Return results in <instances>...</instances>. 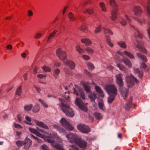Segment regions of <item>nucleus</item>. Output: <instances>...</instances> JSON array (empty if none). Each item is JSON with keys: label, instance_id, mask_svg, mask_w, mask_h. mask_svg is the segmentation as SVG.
Wrapping results in <instances>:
<instances>
[{"label": "nucleus", "instance_id": "nucleus-7", "mask_svg": "<svg viewBox=\"0 0 150 150\" xmlns=\"http://www.w3.org/2000/svg\"><path fill=\"white\" fill-rule=\"evenodd\" d=\"M75 103L81 110L86 112L87 111L86 107L82 101L79 98H77L75 101Z\"/></svg>", "mask_w": 150, "mask_h": 150}, {"label": "nucleus", "instance_id": "nucleus-37", "mask_svg": "<svg viewBox=\"0 0 150 150\" xmlns=\"http://www.w3.org/2000/svg\"><path fill=\"white\" fill-rule=\"evenodd\" d=\"M63 71L65 73L68 75L72 76V74L71 71L69 70V69L67 68H64L63 69Z\"/></svg>", "mask_w": 150, "mask_h": 150}, {"label": "nucleus", "instance_id": "nucleus-31", "mask_svg": "<svg viewBox=\"0 0 150 150\" xmlns=\"http://www.w3.org/2000/svg\"><path fill=\"white\" fill-rule=\"evenodd\" d=\"M22 86L21 85L19 86L18 88L17 89L16 93V95L18 96H20L22 93Z\"/></svg>", "mask_w": 150, "mask_h": 150}, {"label": "nucleus", "instance_id": "nucleus-15", "mask_svg": "<svg viewBox=\"0 0 150 150\" xmlns=\"http://www.w3.org/2000/svg\"><path fill=\"white\" fill-rule=\"evenodd\" d=\"M29 131L32 133L35 134L37 136L41 137L42 138H44L45 137V135L40 133L37 130L35 129H33L31 127L29 128L28 129Z\"/></svg>", "mask_w": 150, "mask_h": 150}, {"label": "nucleus", "instance_id": "nucleus-3", "mask_svg": "<svg viewBox=\"0 0 150 150\" xmlns=\"http://www.w3.org/2000/svg\"><path fill=\"white\" fill-rule=\"evenodd\" d=\"M59 100L61 102V109L67 116L69 117H73L74 114L73 110L70 108L66 101L60 98H59Z\"/></svg>", "mask_w": 150, "mask_h": 150}, {"label": "nucleus", "instance_id": "nucleus-41", "mask_svg": "<svg viewBox=\"0 0 150 150\" xmlns=\"http://www.w3.org/2000/svg\"><path fill=\"white\" fill-rule=\"evenodd\" d=\"M76 50L80 54H81L84 52L83 50L81 48L79 45H77L76 47Z\"/></svg>", "mask_w": 150, "mask_h": 150}, {"label": "nucleus", "instance_id": "nucleus-43", "mask_svg": "<svg viewBox=\"0 0 150 150\" xmlns=\"http://www.w3.org/2000/svg\"><path fill=\"white\" fill-rule=\"evenodd\" d=\"M106 40L107 43L108 45L110 47H112L113 46V44L110 41V37L109 36L107 35L106 36Z\"/></svg>", "mask_w": 150, "mask_h": 150}, {"label": "nucleus", "instance_id": "nucleus-45", "mask_svg": "<svg viewBox=\"0 0 150 150\" xmlns=\"http://www.w3.org/2000/svg\"><path fill=\"white\" fill-rule=\"evenodd\" d=\"M40 110L39 106L38 105H36L33 108V111L35 112H38Z\"/></svg>", "mask_w": 150, "mask_h": 150}, {"label": "nucleus", "instance_id": "nucleus-54", "mask_svg": "<svg viewBox=\"0 0 150 150\" xmlns=\"http://www.w3.org/2000/svg\"><path fill=\"white\" fill-rule=\"evenodd\" d=\"M16 145L18 147H20L23 144V142H22L20 140H18L16 142Z\"/></svg>", "mask_w": 150, "mask_h": 150}, {"label": "nucleus", "instance_id": "nucleus-1", "mask_svg": "<svg viewBox=\"0 0 150 150\" xmlns=\"http://www.w3.org/2000/svg\"><path fill=\"white\" fill-rule=\"evenodd\" d=\"M53 127L54 128L60 133H62L65 135L66 137L70 142H74L76 144L79 139L78 137L76 134L71 133H69L68 134H67L64 129L57 125H54Z\"/></svg>", "mask_w": 150, "mask_h": 150}, {"label": "nucleus", "instance_id": "nucleus-50", "mask_svg": "<svg viewBox=\"0 0 150 150\" xmlns=\"http://www.w3.org/2000/svg\"><path fill=\"white\" fill-rule=\"evenodd\" d=\"M98 105L99 108L103 111L105 110V109L103 108L104 104L103 102H99L98 103Z\"/></svg>", "mask_w": 150, "mask_h": 150}, {"label": "nucleus", "instance_id": "nucleus-53", "mask_svg": "<svg viewBox=\"0 0 150 150\" xmlns=\"http://www.w3.org/2000/svg\"><path fill=\"white\" fill-rule=\"evenodd\" d=\"M42 35L41 33H37L36 35L34 36V38L35 39H38L40 38Z\"/></svg>", "mask_w": 150, "mask_h": 150}, {"label": "nucleus", "instance_id": "nucleus-49", "mask_svg": "<svg viewBox=\"0 0 150 150\" xmlns=\"http://www.w3.org/2000/svg\"><path fill=\"white\" fill-rule=\"evenodd\" d=\"M40 149V150H49L48 147L45 144H43L41 146Z\"/></svg>", "mask_w": 150, "mask_h": 150}, {"label": "nucleus", "instance_id": "nucleus-52", "mask_svg": "<svg viewBox=\"0 0 150 150\" xmlns=\"http://www.w3.org/2000/svg\"><path fill=\"white\" fill-rule=\"evenodd\" d=\"M38 101L40 102L42 105L45 108H47L48 107V106L45 102L42 100L41 99H38Z\"/></svg>", "mask_w": 150, "mask_h": 150}, {"label": "nucleus", "instance_id": "nucleus-25", "mask_svg": "<svg viewBox=\"0 0 150 150\" xmlns=\"http://www.w3.org/2000/svg\"><path fill=\"white\" fill-rule=\"evenodd\" d=\"M129 68L132 67V65L131 62L129 60L126 58H125L121 60Z\"/></svg>", "mask_w": 150, "mask_h": 150}, {"label": "nucleus", "instance_id": "nucleus-34", "mask_svg": "<svg viewBox=\"0 0 150 150\" xmlns=\"http://www.w3.org/2000/svg\"><path fill=\"white\" fill-rule=\"evenodd\" d=\"M108 99V102L109 103H111L115 98V96L116 95H110Z\"/></svg>", "mask_w": 150, "mask_h": 150}, {"label": "nucleus", "instance_id": "nucleus-39", "mask_svg": "<svg viewBox=\"0 0 150 150\" xmlns=\"http://www.w3.org/2000/svg\"><path fill=\"white\" fill-rule=\"evenodd\" d=\"M94 115L95 117L98 119H100L103 117L102 114L97 112H95Z\"/></svg>", "mask_w": 150, "mask_h": 150}, {"label": "nucleus", "instance_id": "nucleus-62", "mask_svg": "<svg viewBox=\"0 0 150 150\" xmlns=\"http://www.w3.org/2000/svg\"><path fill=\"white\" fill-rule=\"evenodd\" d=\"M120 23L123 26H125L126 24V22L124 20H122V21H120Z\"/></svg>", "mask_w": 150, "mask_h": 150}, {"label": "nucleus", "instance_id": "nucleus-13", "mask_svg": "<svg viewBox=\"0 0 150 150\" xmlns=\"http://www.w3.org/2000/svg\"><path fill=\"white\" fill-rule=\"evenodd\" d=\"M23 145H24V149L25 150H28L31 145L32 141L28 138H26L24 141L23 142Z\"/></svg>", "mask_w": 150, "mask_h": 150}, {"label": "nucleus", "instance_id": "nucleus-29", "mask_svg": "<svg viewBox=\"0 0 150 150\" xmlns=\"http://www.w3.org/2000/svg\"><path fill=\"white\" fill-rule=\"evenodd\" d=\"M82 42L87 45H90L91 44V40L87 39H83L81 40Z\"/></svg>", "mask_w": 150, "mask_h": 150}, {"label": "nucleus", "instance_id": "nucleus-46", "mask_svg": "<svg viewBox=\"0 0 150 150\" xmlns=\"http://www.w3.org/2000/svg\"><path fill=\"white\" fill-rule=\"evenodd\" d=\"M68 17L71 21H74L75 20V18L74 17V14L71 12L69 13Z\"/></svg>", "mask_w": 150, "mask_h": 150}, {"label": "nucleus", "instance_id": "nucleus-12", "mask_svg": "<svg viewBox=\"0 0 150 150\" xmlns=\"http://www.w3.org/2000/svg\"><path fill=\"white\" fill-rule=\"evenodd\" d=\"M47 142L50 143L52 146L56 148L58 150H64L62 145L55 143L54 139H49L47 140Z\"/></svg>", "mask_w": 150, "mask_h": 150}, {"label": "nucleus", "instance_id": "nucleus-22", "mask_svg": "<svg viewBox=\"0 0 150 150\" xmlns=\"http://www.w3.org/2000/svg\"><path fill=\"white\" fill-rule=\"evenodd\" d=\"M81 83L83 85V88L86 93H89L90 91V89L88 83H85L83 81L81 82Z\"/></svg>", "mask_w": 150, "mask_h": 150}, {"label": "nucleus", "instance_id": "nucleus-64", "mask_svg": "<svg viewBox=\"0 0 150 150\" xmlns=\"http://www.w3.org/2000/svg\"><path fill=\"white\" fill-rule=\"evenodd\" d=\"M86 28V26L85 25H83L80 27V29L81 30L83 31L85 30Z\"/></svg>", "mask_w": 150, "mask_h": 150}, {"label": "nucleus", "instance_id": "nucleus-48", "mask_svg": "<svg viewBox=\"0 0 150 150\" xmlns=\"http://www.w3.org/2000/svg\"><path fill=\"white\" fill-rule=\"evenodd\" d=\"M42 68L44 71L45 72H50L51 69L50 68L46 66H44L42 67Z\"/></svg>", "mask_w": 150, "mask_h": 150}, {"label": "nucleus", "instance_id": "nucleus-32", "mask_svg": "<svg viewBox=\"0 0 150 150\" xmlns=\"http://www.w3.org/2000/svg\"><path fill=\"white\" fill-rule=\"evenodd\" d=\"M118 45L122 48H125L126 47V45L125 42L122 41H119L117 42Z\"/></svg>", "mask_w": 150, "mask_h": 150}, {"label": "nucleus", "instance_id": "nucleus-35", "mask_svg": "<svg viewBox=\"0 0 150 150\" xmlns=\"http://www.w3.org/2000/svg\"><path fill=\"white\" fill-rule=\"evenodd\" d=\"M99 6L102 11L105 12L106 11V8L105 7V4L103 2L100 3Z\"/></svg>", "mask_w": 150, "mask_h": 150}, {"label": "nucleus", "instance_id": "nucleus-11", "mask_svg": "<svg viewBox=\"0 0 150 150\" xmlns=\"http://www.w3.org/2000/svg\"><path fill=\"white\" fill-rule=\"evenodd\" d=\"M78 129L83 133H87L90 131V129L88 126L84 124H80L77 126Z\"/></svg>", "mask_w": 150, "mask_h": 150}, {"label": "nucleus", "instance_id": "nucleus-17", "mask_svg": "<svg viewBox=\"0 0 150 150\" xmlns=\"http://www.w3.org/2000/svg\"><path fill=\"white\" fill-rule=\"evenodd\" d=\"M37 130L38 131H40L41 132H42V133L47 134H49V137H50L48 138L47 140V139H53V138L55 137L56 135L54 133H52L51 134L49 132H46L43 129H39L38 128H37Z\"/></svg>", "mask_w": 150, "mask_h": 150}, {"label": "nucleus", "instance_id": "nucleus-6", "mask_svg": "<svg viewBox=\"0 0 150 150\" xmlns=\"http://www.w3.org/2000/svg\"><path fill=\"white\" fill-rule=\"evenodd\" d=\"M105 90L109 95H117V89L116 87L113 84L106 85L105 87Z\"/></svg>", "mask_w": 150, "mask_h": 150}, {"label": "nucleus", "instance_id": "nucleus-60", "mask_svg": "<svg viewBox=\"0 0 150 150\" xmlns=\"http://www.w3.org/2000/svg\"><path fill=\"white\" fill-rule=\"evenodd\" d=\"M34 87L35 88V89L38 92V93H40V92L41 89L40 88L37 87L36 86H34Z\"/></svg>", "mask_w": 150, "mask_h": 150}, {"label": "nucleus", "instance_id": "nucleus-14", "mask_svg": "<svg viewBox=\"0 0 150 150\" xmlns=\"http://www.w3.org/2000/svg\"><path fill=\"white\" fill-rule=\"evenodd\" d=\"M76 144H77L80 148L85 149L87 146V143L85 140H82L79 138Z\"/></svg>", "mask_w": 150, "mask_h": 150}, {"label": "nucleus", "instance_id": "nucleus-40", "mask_svg": "<svg viewBox=\"0 0 150 150\" xmlns=\"http://www.w3.org/2000/svg\"><path fill=\"white\" fill-rule=\"evenodd\" d=\"M83 13L85 14L86 12L88 13L89 14H91L93 12V9L92 8H90L86 9L85 11H84Z\"/></svg>", "mask_w": 150, "mask_h": 150}, {"label": "nucleus", "instance_id": "nucleus-4", "mask_svg": "<svg viewBox=\"0 0 150 150\" xmlns=\"http://www.w3.org/2000/svg\"><path fill=\"white\" fill-rule=\"evenodd\" d=\"M109 4L112 8L111 18L114 21L117 18L116 13L118 9V5L116 4L115 0H109Z\"/></svg>", "mask_w": 150, "mask_h": 150}, {"label": "nucleus", "instance_id": "nucleus-27", "mask_svg": "<svg viewBox=\"0 0 150 150\" xmlns=\"http://www.w3.org/2000/svg\"><path fill=\"white\" fill-rule=\"evenodd\" d=\"M133 71L135 74H137L139 78L142 79L143 76V73L142 71L139 70L137 68H133Z\"/></svg>", "mask_w": 150, "mask_h": 150}, {"label": "nucleus", "instance_id": "nucleus-47", "mask_svg": "<svg viewBox=\"0 0 150 150\" xmlns=\"http://www.w3.org/2000/svg\"><path fill=\"white\" fill-rule=\"evenodd\" d=\"M85 50L89 54H93L94 52L93 50L91 48L89 47L85 48Z\"/></svg>", "mask_w": 150, "mask_h": 150}, {"label": "nucleus", "instance_id": "nucleus-18", "mask_svg": "<svg viewBox=\"0 0 150 150\" xmlns=\"http://www.w3.org/2000/svg\"><path fill=\"white\" fill-rule=\"evenodd\" d=\"M136 41L137 43V45L136 46L143 53H146V50L143 47V43L140 42H138L137 41Z\"/></svg>", "mask_w": 150, "mask_h": 150}, {"label": "nucleus", "instance_id": "nucleus-16", "mask_svg": "<svg viewBox=\"0 0 150 150\" xmlns=\"http://www.w3.org/2000/svg\"><path fill=\"white\" fill-rule=\"evenodd\" d=\"M33 121L37 125L40 127L48 129H49L48 127L43 122L35 120H34Z\"/></svg>", "mask_w": 150, "mask_h": 150}, {"label": "nucleus", "instance_id": "nucleus-44", "mask_svg": "<svg viewBox=\"0 0 150 150\" xmlns=\"http://www.w3.org/2000/svg\"><path fill=\"white\" fill-rule=\"evenodd\" d=\"M124 54L130 58L134 59V56L131 53L127 52L126 51L124 52Z\"/></svg>", "mask_w": 150, "mask_h": 150}, {"label": "nucleus", "instance_id": "nucleus-26", "mask_svg": "<svg viewBox=\"0 0 150 150\" xmlns=\"http://www.w3.org/2000/svg\"><path fill=\"white\" fill-rule=\"evenodd\" d=\"M95 89L96 91L99 94V95L100 97H104V96L103 91L100 87L98 86H95Z\"/></svg>", "mask_w": 150, "mask_h": 150}, {"label": "nucleus", "instance_id": "nucleus-19", "mask_svg": "<svg viewBox=\"0 0 150 150\" xmlns=\"http://www.w3.org/2000/svg\"><path fill=\"white\" fill-rule=\"evenodd\" d=\"M142 5L146 8L148 13L150 15V0H147V3L143 1Z\"/></svg>", "mask_w": 150, "mask_h": 150}, {"label": "nucleus", "instance_id": "nucleus-36", "mask_svg": "<svg viewBox=\"0 0 150 150\" xmlns=\"http://www.w3.org/2000/svg\"><path fill=\"white\" fill-rule=\"evenodd\" d=\"M103 30L105 33H108L110 35H113V32L110 29L106 28H103Z\"/></svg>", "mask_w": 150, "mask_h": 150}, {"label": "nucleus", "instance_id": "nucleus-61", "mask_svg": "<svg viewBox=\"0 0 150 150\" xmlns=\"http://www.w3.org/2000/svg\"><path fill=\"white\" fill-rule=\"evenodd\" d=\"M46 76V75H43L42 74H39L38 76L37 77L40 79H42L44 77H45Z\"/></svg>", "mask_w": 150, "mask_h": 150}, {"label": "nucleus", "instance_id": "nucleus-10", "mask_svg": "<svg viewBox=\"0 0 150 150\" xmlns=\"http://www.w3.org/2000/svg\"><path fill=\"white\" fill-rule=\"evenodd\" d=\"M60 123L67 129L70 131L73 130V127L65 119L62 118L60 121Z\"/></svg>", "mask_w": 150, "mask_h": 150}, {"label": "nucleus", "instance_id": "nucleus-57", "mask_svg": "<svg viewBox=\"0 0 150 150\" xmlns=\"http://www.w3.org/2000/svg\"><path fill=\"white\" fill-rule=\"evenodd\" d=\"M57 31L56 30H54V31L52 32L51 33H50L49 36L51 38L54 37L55 35L57 33Z\"/></svg>", "mask_w": 150, "mask_h": 150}, {"label": "nucleus", "instance_id": "nucleus-28", "mask_svg": "<svg viewBox=\"0 0 150 150\" xmlns=\"http://www.w3.org/2000/svg\"><path fill=\"white\" fill-rule=\"evenodd\" d=\"M137 55L139 58L142 59L144 62L147 61V58L145 56L139 53H137Z\"/></svg>", "mask_w": 150, "mask_h": 150}, {"label": "nucleus", "instance_id": "nucleus-21", "mask_svg": "<svg viewBox=\"0 0 150 150\" xmlns=\"http://www.w3.org/2000/svg\"><path fill=\"white\" fill-rule=\"evenodd\" d=\"M133 10L134 14L136 15H140L142 12L141 8L138 6H134Z\"/></svg>", "mask_w": 150, "mask_h": 150}, {"label": "nucleus", "instance_id": "nucleus-8", "mask_svg": "<svg viewBox=\"0 0 150 150\" xmlns=\"http://www.w3.org/2000/svg\"><path fill=\"white\" fill-rule=\"evenodd\" d=\"M56 54L58 58L64 62L66 58L67 55L65 51H62L61 48H58L56 51Z\"/></svg>", "mask_w": 150, "mask_h": 150}, {"label": "nucleus", "instance_id": "nucleus-33", "mask_svg": "<svg viewBox=\"0 0 150 150\" xmlns=\"http://www.w3.org/2000/svg\"><path fill=\"white\" fill-rule=\"evenodd\" d=\"M60 71V70L58 69H57L54 70L53 72V76L55 79L57 78Z\"/></svg>", "mask_w": 150, "mask_h": 150}, {"label": "nucleus", "instance_id": "nucleus-63", "mask_svg": "<svg viewBox=\"0 0 150 150\" xmlns=\"http://www.w3.org/2000/svg\"><path fill=\"white\" fill-rule=\"evenodd\" d=\"M83 58L85 60H88L89 59V57L86 55H83L82 56Z\"/></svg>", "mask_w": 150, "mask_h": 150}, {"label": "nucleus", "instance_id": "nucleus-55", "mask_svg": "<svg viewBox=\"0 0 150 150\" xmlns=\"http://www.w3.org/2000/svg\"><path fill=\"white\" fill-rule=\"evenodd\" d=\"M88 69L90 70H92L94 69L93 64L91 63H89L87 64Z\"/></svg>", "mask_w": 150, "mask_h": 150}, {"label": "nucleus", "instance_id": "nucleus-20", "mask_svg": "<svg viewBox=\"0 0 150 150\" xmlns=\"http://www.w3.org/2000/svg\"><path fill=\"white\" fill-rule=\"evenodd\" d=\"M64 63L67 65H68L71 70L74 69L75 67L74 63L71 61L67 60V61H64Z\"/></svg>", "mask_w": 150, "mask_h": 150}, {"label": "nucleus", "instance_id": "nucleus-2", "mask_svg": "<svg viewBox=\"0 0 150 150\" xmlns=\"http://www.w3.org/2000/svg\"><path fill=\"white\" fill-rule=\"evenodd\" d=\"M122 74H116V83L119 86V89L121 92V95L124 99H125L128 93V90L123 87V82L122 77Z\"/></svg>", "mask_w": 150, "mask_h": 150}, {"label": "nucleus", "instance_id": "nucleus-42", "mask_svg": "<svg viewBox=\"0 0 150 150\" xmlns=\"http://www.w3.org/2000/svg\"><path fill=\"white\" fill-rule=\"evenodd\" d=\"M102 30V27L101 25H100L98 27H96L94 30V33H98L100 32Z\"/></svg>", "mask_w": 150, "mask_h": 150}, {"label": "nucleus", "instance_id": "nucleus-23", "mask_svg": "<svg viewBox=\"0 0 150 150\" xmlns=\"http://www.w3.org/2000/svg\"><path fill=\"white\" fill-rule=\"evenodd\" d=\"M132 97H130L129 98V100L128 102L126 103L125 108L127 110H129L131 108L132 105Z\"/></svg>", "mask_w": 150, "mask_h": 150}, {"label": "nucleus", "instance_id": "nucleus-38", "mask_svg": "<svg viewBox=\"0 0 150 150\" xmlns=\"http://www.w3.org/2000/svg\"><path fill=\"white\" fill-rule=\"evenodd\" d=\"M89 98L91 101H94L96 98V96L95 93L91 94L88 95Z\"/></svg>", "mask_w": 150, "mask_h": 150}, {"label": "nucleus", "instance_id": "nucleus-59", "mask_svg": "<svg viewBox=\"0 0 150 150\" xmlns=\"http://www.w3.org/2000/svg\"><path fill=\"white\" fill-rule=\"evenodd\" d=\"M14 127L20 129L23 128V127L20 125L15 123L14 124Z\"/></svg>", "mask_w": 150, "mask_h": 150}, {"label": "nucleus", "instance_id": "nucleus-5", "mask_svg": "<svg viewBox=\"0 0 150 150\" xmlns=\"http://www.w3.org/2000/svg\"><path fill=\"white\" fill-rule=\"evenodd\" d=\"M126 81L128 87H131L133 86L134 85V82L137 84L139 83L138 80L132 74L126 77Z\"/></svg>", "mask_w": 150, "mask_h": 150}, {"label": "nucleus", "instance_id": "nucleus-30", "mask_svg": "<svg viewBox=\"0 0 150 150\" xmlns=\"http://www.w3.org/2000/svg\"><path fill=\"white\" fill-rule=\"evenodd\" d=\"M117 67L121 71H123L125 73L126 72V69L125 67L123 65L120 64H117Z\"/></svg>", "mask_w": 150, "mask_h": 150}, {"label": "nucleus", "instance_id": "nucleus-56", "mask_svg": "<svg viewBox=\"0 0 150 150\" xmlns=\"http://www.w3.org/2000/svg\"><path fill=\"white\" fill-rule=\"evenodd\" d=\"M136 20L141 25H142L144 23V20L143 19H140L139 18H136Z\"/></svg>", "mask_w": 150, "mask_h": 150}, {"label": "nucleus", "instance_id": "nucleus-24", "mask_svg": "<svg viewBox=\"0 0 150 150\" xmlns=\"http://www.w3.org/2000/svg\"><path fill=\"white\" fill-rule=\"evenodd\" d=\"M132 28L134 30V36L136 38H142V35L139 33L137 28L134 27H132Z\"/></svg>", "mask_w": 150, "mask_h": 150}, {"label": "nucleus", "instance_id": "nucleus-58", "mask_svg": "<svg viewBox=\"0 0 150 150\" xmlns=\"http://www.w3.org/2000/svg\"><path fill=\"white\" fill-rule=\"evenodd\" d=\"M71 149H69V150H79L78 148L75 145H72L71 146Z\"/></svg>", "mask_w": 150, "mask_h": 150}, {"label": "nucleus", "instance_id": "nucleus-9", "mask_svg": "<svg viewBox=\"0 0 150 150\" xmlns=\"http://www.w3.org/2000/svg\"><path fill=\"white\" fill-rule=\"evenodd\" d=\"M73 89L74 90V94H75L76 96H79L83 100L85 99V93L82 88L78 86L76 87V90L78 91L79 92L76 90L75 88H73Z\"/></svg>", "mask_w": 150, "mask_h": 150}, {"label": "nucleus", "instance_id": "nucleus-51", "mask_svg": "<svg viewBox=\"0 0 150 150\" xmlns=\"http://www.w3.org/2000/svg\"><path fill=\"white\" fill-rule=\"evenodd\" d=\"M32 107V105H29L25 106L24 107V109L25 111H28L31 110Z\"/></svg>", "mask_w": 150, "mask_h": 150}]
</instances>
